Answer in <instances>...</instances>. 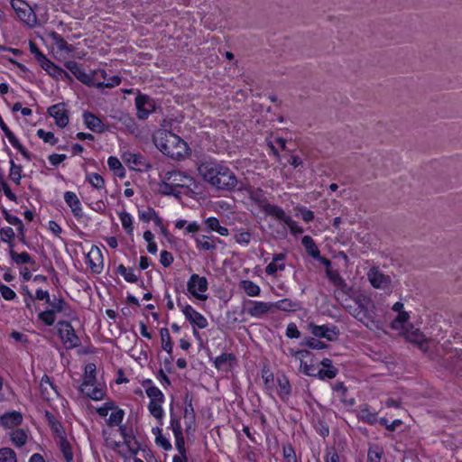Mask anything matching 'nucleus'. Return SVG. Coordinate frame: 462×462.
<instances>
[{
	"mask_svg": "<svg viewBox=\"0 0 462 462\" xmlns=\"http://www.w3.org/2000/svg\"><path fill=\"white\" fill-rule=\"evenodd\" d=\"M198 171L203 180L217 189L232 190L237 185V179L234 171L217 162H202Z\"/></svg>",
	"mask_w": 462,
	"mask_h": 462,
	"instance_id": "nucleus-1",
	"label": "nucleus"
},
{
	"mask_svg": "<svg viewBox=\"0 0 462 462\" xmlns=\"http://www.w3.org/2000/svg\"><path fill=\"white\" fill-rule=\"evenodd\" d=\"M198 186L195 180L180 171H167L159 183V191L164 196L180 199L182 194L194 193Z\"/></svg>",
	"mask_w": 462,
	"mask_h": 462,
	"instance_id": "nucleus-2",
	"label": "nucleus"
},
{
	"mask_svg": "<svg viewBox=\"0 0 462 462\" xmlns=\"http://www.w3.org/2000/svg\"><path fill=\"white\" fill-rule=\"evenodd\" d=\"M152 139L155 146L171 159L180 160L188 153L187 143L179 135L165 128L157 130Z\"/></svg>",
	"mask_w": 462,
	"mask_h": 462,
	"instance_id": "nucleus-3",
	"label": "nucleus"
},
{
	"mask_svg": "<svg viewBox=\"0 0 462 462\" xmlns=\"http://www.w3.org/2000/svg\"><path fill=\"white\" fill-rule=\"evenodd\" d=\"M356 304H359L361 322L370 329L379 328V322L375 319V305L372 299L366 295L356 296Z\"/></svg>",
	"mask_w": 462,
	"mask_h": 462,
	"instance_id": "nucleus-4",
	"label": "nucleus"
},
{
	"mask_svg": "<svg viewBox=\"0 0 462 462\" xmlns=\"http://www.w3.org/2000/svg\"><path fill=\"white\" fill-rule=\"evenodd\" d=\"M249 199L267 216L275 217L281 210V207L269 203L265 192L261 188H254L248 190Z\"/></svg>",
	"mask_w": 462,
	"mask_h": 462,
	"instance_id": "nucleus-5",
	"label": "nucleus"
},
{
	"mask_svg": "<svg viewBox=\"0 0 462 462\" xmlns=\"http://www.w3.org/2000/svg\"><path fill=\"white\" fill-rule=\"evenodd\" d=\"M11 5L19 19L32 28L37 23V16L34 11L23 0H12Z\"/></svg>",
	"mask_w": 462,
	"mask_h": 462,
	"instance_id": "nucleus-6",
	"label": "nucleus"
},
{
	"mask_svg": "<svg viewBox=\"0 0 462 462\" xmlns=\"http://www.w3.org/2000/svg\"><path fill=\"white\" fill-rule=\"evenodd\" d=\"M58 335L67 348H74L79 346L80 340L69 321L61 320L58 324Z\"/></svg>",
	"mask_w": 462,
	"mask_h": 462,
	"instance_id": "nucleus-7",
	"label": "nucleus"
},
{
	"mask_svg": "<svg viewBox=\"0 0 462 462\" xmlns=\"http://www.w3.org/2000/svg\"><path fill=\"white\" fill-rule=\"evenodd\" d=\"M178 306L182 309V312L186 319L189 320L190 324L193 326L194 336L199 337V332L197 331L195 327L200 329L206 328L208 325L207 319L189 304L182 306L180 302L178 301Z\"/></svg>",
	"mask_w": 462,
	"mask_h": 462,
	"instance_id": "nucleus-8",
	"label": "nucleus"
},
{
	"mask_svg": "<svg viewBox=\"0 0 462 462\" xmlns=\"http://www.w3.org/2000/svg\"><path fill=\"white\" fill-rule=\"evenodd\" d=\"M208 288V282L207 278L199 274H192L187 282L188 291L200 300L207 299V296L203 293L207 291Z\"/></svg>",
	"mask_w": 462,
	"mask_h": 462,
	"instance_id": "nucleus-9",
	"label": "nucleus"
},
{
	"mask_svg": "<svg viewBox=\"0 0 462 462\" xmlns=\"http://www.w3.org/2000/svg\"><path fill=\"white\" fill-rule=\"evenodd\" d=\"M367 279L371 285L379 290H390L392 286V279L389 275L384 274L378 267H372L367 272Z\"/></svg>",
	"mask_w": 462,
	"mask_h": 462,
	"instance_id": "nucleus-10",
	"label": "nucleus"
},
{
	"mask_svg": "<svg viewBox=\"0 0 462 462\" xmlns=\"http://www.w3.org/2000/svg\"><path fill=\"white\" fill-rule=\"evenodd\" d=\"M136 116L140 120H145L152 112L155 110V104L152 98L144 94H138L134 99Z\"/></svg>",
	"mask_w": 462,
	"mask_h": 462,
	"instance_id": "nucleus-11",
	"label": "nucleus"
},
{
	"mask_svg": "<svg viewBox=\"0 0 462 462\" xmlns=\"http://www.w3.org/2000/svg\"><path fill=\"white\" fill-rule=\"evenodd\" d=\"M64 66L77 78L78 80L83 84L88 87L96 86V79L94 76L87 74L78 62L74 60H69L65 62Z\"/></svg>",
	"mask_w": 462,
	"mask_h": 462,
	"instance_id": "nucleus-12",
	"label": "nucleus"
},
{
	"mask_svg": "<svg viewBox=\"0 0 462 462\" xmlns=\"http://www.w3.org/2000/svg\"><path fill=\"white\" fill-rule=\"evenodd\" d=\"M309 330L310 333L320 338H326L328 341H333L339 334V330L336 326L328 327L327 325H316L314 323L309 324Z\"/></svg>",
	"mask_w": 462,
	"mask_h": 462,
	"instance_id": "nucleus-13",
	"label": "nucleus"
},
{
	"mask_svg": "<svg viewBox=\"0 0 462 462\" xmlns=\"http://www.w3.org/2000/svg\"><path fill=\"white\" fill-rule=\"evenodd\" d=\"M48 114L55 119V124L60 128H64L69 124V112L65 103H58L50 106Z\"/></svg>",
	"mask_w": 462,
	"mask_h": 462,
	"instance_id": "nucleus-14",
	"label": "nucleus"
},
{
	"mask_svg": "<svg viewBox=\"0 0 462 462\" xmlns=\"http://www.w3.org/2000/svg\"><path fill=\"white\" fill-rule=\"evenodd\" d=\"M193 397L189 393H186L184 397V411L183 417L185 420L186 432H189L190 430H194L195 423H196V413L192 404Z\"/></svg>",
	"mask_w": 462,
	"mask_h": 462,
	"instance_id": "nucleus-15",
	"label": "nucleus"
},
{
	"mask_svg": "<svg viewBox=\"0 0 462 462\" xmlns=\"http://www.w3.org/2000/svg\"><path fill=\"white\" fill-rule=\"evenodd\" d=\"M123 160L133 170L141 171L142 169L149 170L152 168V165L141 153L125 152Z\"/></svg>",
	"mask_w": 462,
	"mask_h": 462,
	"instance_id": "nucleus-16",
	"label": "nucleus"
},
{
	"mask_svg": "<svg viewBox=\"0 0 462 462\" xmlns=\"http://www.w3.org/2000/svg\"><path fill=\"white\" fill-rule=\"evenodd\" d=\"M250 307L246 309L247 314L254 318H262L263 315L272 312L274 309L273 302L248 300Z\"/></svg>",
	"mask_w": 462,
	"mask_h": 462,
	"instance_id": "nucleus-17",
	"label": "nucleus"
},
{
	"mask_svg": "<svg viewBox=\"0 0 462 462\" xmlns=\"http://www.w3.org/2000/svg\"><path fill=\"white\" fill-rule=\"evenodd\" d=\"M443 363L447 368L455 372L457 374L462 375V350L456 349L445 356Z\"/></svg>",
	"mask_w": 462,
	"mask_h": 462,
	"instance_id": "nucleus-18",
	"label": "nucleus"
},
{
	"mask_svg": "<svg viewBox=\"0 0 462 462\" xmlns=\"http://www.w3.org/2000/svg\"><path fill=\"white\" fill-rule=\"evenodd\" d=\"M40 66L44 69L51 77L56 79H69V75L60 67L57 66L51 60L45 57L40 63Z\"/></svg>",
	"mask_w": 462,
	"mask_h": 462,
	"instance_id": "nucleus-19",
	"label": "nucleus"
},
{
	"mask_svg": "<svg viewBox=\"0 0 462 462\" xmlns=\"http://www.w3.org/2000/svg\"><path fill=\"white\" fill-rule=\"evenodd\" d=\"M87 264L94 273H100L103 269V257L97 247H92L87 254Z\"/></svg>",
	"mask_w": 462,
	"mask_h": 462,
	"instance_id": "nucleus-20",
	"label": "nucleus"
},
{
	"mask_svg": "<svg viewBox=\"0 0 462 462\" xmlns=\"http://www.w3.org/2000/svg\"><path fill=\"white\" fill-rule=\"evenodd\" d=\"M322 369L317 371V378L319 380L333 379L338 374V369L332 365V360L329 358H323L320 361Z\"/></svg>",
	"mask_w": 462,
	"mask_h": 462,
	"instance_id": "nucleus-21",
	"label": "nucleus"
},
{
	"mask_svg": "<svg viewBox=\"0 0 462 462\" xmlns=\"http://www.w3.org/2000/svg\"><path fill=\"white\" fill-rule=\"evenodd\" d=\"M83 120L86 126L95 133H103L105 131V125L102 120L91 112L85 111L83 113Z\"/></svg>",
	"mask_w": 462,
	"mask_h": 462,
	"instance_id": "nucleus-22",
	"label": "nucleus"
},
{
	"mask_svg": "<svg viewBox=\"0 0 462 462\" xmlns=\"http://www.w3.org/2000/svg\"><path fill=\"white\" fill-rule=\"evenodd\" d=\"M64 200L66 204L70 208L73 216L79 219L83 217V210L81 208V203L76 195V193L72 191H66L64 193Z\"/></svg>",
	"mask_w": 462,
	"mask_h": 462,
	"instance_id": "nucleus-23",
	"label": "nucleus"
},
{
	"mask_svg": "<svg viewBox=\"0 0 462 462\" xmlns=\"http://www.w3.org/2000/svg\"><path fill=\"white\" fill-rule=\"evenodd\" d=\"M196 247L199 250L203 251H214L217 249V243H222V241L217 237L208 236H200L195 238Z\"/></svg>",
	"mask_w": 462,
	"mask_h": 462,
	"instance_id": "nucleus-24",
	"label": "nucleus"
},
{
	"mask_svg": "<svg viewBox=\"0 0 462 462\" xmlns=\"http://www.w3.org/2000/svg\"><path fill=\"white\" fill-rule=\"evenodd\" d=\"M274 218L284 223L293 235L302 234L304 231L303 228L300 226L296 221H294L290 216L286 215L282 208L277 213Z\"/></svg>",
	"mask_w": 462,
	"mask_h": 462,
	"instance_id": "nucleus-25",
	"label": "nucleus"
},
{
	"mask_svg": "<svg viewBox=\"0 0 462 462\" xmlns=\"http://www.w3.org/2000/svg\"><path fill=\"white\" fill-rule=\"evenodd\" d=\"M23 421V416L19 411L5 412L0 416V423L5 428L18 426Z\"/></svg>",
	"mask_w": 462,
	"mask_h": 462,
	"instance_id": "nucleus-26",
	"label": "nucleus"
},
{
	"mask_svg": "<svg viewBox=\"0 0 462 462\" xmlns=\"http://www.w3.org/2000/svg\"><path fill=\"white\" fill-rule=\"evenodd\" d=\"M40 390L42 398L46 400L52 399L51 391H52L55 395H59L57 387L51 383V378L47 374H44L41 379Z\"/></svg>",
	"mask_w": 462,
	"mask_h": 462,
	"instance_id": "nucleus-27",
	"label": "nucleus"
},
{
	"mask_svg": "<svg viewBox=\"0 0 462 462\" xmlns=\"http://www.w3.org/2000/svg\"><path fill=\"white\" fill-rule=\"evenodd\" d=\"M284 259V254H273V261L265 267V273L267 275H274L277 271H283L285 269Z\"/></svg>",
	"mask_w": 462,
	"mask_h": 462,
	"instance_id": "nucleus-28",
	"label": "nucleus"
},
{
	"mask_svg": "<svg viewBox=\"0 0 462 462\" xmlns=\"http://www.w3.org/2000/svg\"><path fill=\"white\" fill-rule=\"evenodd\" d=\"M57 444L66 462H74L71 444L66 437V433L57 438Z\"/></svg>",
	"mask_w": 462,
	"mask_h": 462,
	"instance_id": "nucleus-29",
	"label": "nucleus"
},
{
	"mask_svg": "<svg viewBox=\"0 0 462 462\" xmlns=\"http://www.w3.org/2000/svg\"><path fill=\"white\" fill-rule=\"evenodd\" d=\"M278 383V395L283 401L286 402L289 400L291 394V386L288 377L285 374H282L277 378Z\"/></svg>",
	"mask_w": 462,
	"mask_h": 462,
	"instance_id": "nucleus-30",
	"label": "nucleus"
},
{
	"mask_svg": "<svg viewBox=\"0 0 462 462\" xmlns=\"http://www.w3.org/2000/svg\"><path fill=\"white\" fill-rule=\"evenodd\" d=\"M236 360V356L231 353H223L217 356L214 365L217 370L227 371L232 366V362Z\"/></svg>",
	"mask_w": 462,
	"mask_h": 462,
	"instance_id": "nucleus-31",
	"label": "nucleus"
},
{
	"mask_svg": "<svg viewBox=\"0 0 462 462\" xmlns=\"http://www.w3.org/2000/svg\"><path fill=\"white\" fill-rule=\"evenodd\" d=\"M96 383V365L93 363L87 364L85 366L84 380L80 387L87 389L93 387Z\"/></svg>",
	"mask_w": 462,
	"mask_h": 462,
	"instance_id": "nucleus-32",
	"label": "nucleus"
},
{
	"mask_svg": "<svg viewBox=\"0 0 462 462\" xmlns=\"http://www.w3.org/2000/svg\"><path fill=\"white\" fill-rule=\"evenodd\" d=\"M9 255L12 261L17 265L35 264V261L27 252L17 253L14 248L9 249Z\"/></svg>",
	"mask_w": 462,
	"mask_h": 462,
	"instance_id": "nucleus-33",
	"label": "nucleus"
},
{
	"mask_svg": "<svg viewBox=\"0 0 462 462\" xmlns=\"http://www.w3.org/2000/svg\"><path fill=\"white\" fill-rule=\"evenodd\" d=\"M358 419L370 425H374L378 421L377 413L372 411L367 404L360 407Z\"/></svg>",
	"mask_w": 462,
	"mask_h": 462,
	"instance_id": "nucleus-34",
	"label": "nucleus"
},
{
	"mask_svg": "<svg viewBox=\"0 0 462 462\" xmlns=\"http://www.w3.org/2000/svg\"><path fill=\"white\" fill-rule=\"evenodd\" d=\"M333 390L335 393H337V397L339 400L346 406H353L356 403V401L354 398H347V388L342 382H337L333 385Z\"/></svg>",
	"mask_w": 462,
	"mask_h": 462,
	"instance_id": "nucleus-35",
	"label": "nucleus"
},
{
	"mask_svg": "<svg viewBox=\"0 0 462 462\" xmlns=\"http://www.w3.org/2000/svg\"><path fill=\"white\" fill-rule=\"evenodd\" d=\"M49 35L59 51H65L66 53H71L74 51V47L69 44L58 32H51Z\"/></svg>",
	"mask_w": 462,
	"mask_h": 462,
	"instance_id": "nucleus-36",
	"label": "nucleus"
},
{
	"mask_svg": "<svg viewBox=\"0 0 462 462\" xmlns=\"http://www.w3.org/2000/svg\"><path fill=\"white\" fill-rule=\"evenodd\" d=\"M301 244L310 256L314 259L319 257L320 251L310 236H304L301 239Z\"/></svg>",
	"mask_w": 462,
	"mask_h": 462,
	"instance_id": "nucleus-37",
	"label": "nucleus"
},
{
	"mask_svg": "<svg viewBox=\"0 0 462 462\" xmlns=\"http://www.w3.org/2000/svg\"><path fill=\"white\" fill-rule=\"evenodd\" d=\"M45 418L48 421L49 426L51 427V430L53 431L57 438L65 434V430L61 422L58 420L51 412L46 411Z\"/></svg>",
	"mask_w": 462,
	"mask_h": 462,
	"instance_id": "nucleus-38",
	"label": "nucleus"
},
{
	"mask_svg": "<svg viewBox=\"0 0 462 462\" xmlns=\"http://www.w3.org/2000/svg\"><path fill=\"white\" fill-rule=\"evenodd\" d=\"M48 304L55 313L64 312L66 315H69L68 311L70 308L63 298L53 296V299H51Z\"/></svg>",
	"mask_w": 462,
	"mask_h": 462,
	"instance_id": "nucleus-39",
	"label": "nucleus"
},
{
	"mask_svg": "<svg viewBox=\"0 0 462 462\" xmlns=\"http://www.w3.org/2000/svg\"><path fill=\"white\" fill-rule=\"evenodd\" d=\"M10 170H9V179L15 183L16 185H20L21 180L23 178V167L20 164H16L14 161L11 158L9 161Z\"/></svg>",
	"mask_w": 462,
	"mask_h": 462,
	"instance_id": "nucleus-40",
	"label": "nucleus"
},
{
	"mask_svg": "<svg viewBox=\"0 0 462 462\" xmlns=\"http://www.w3.org/2000/svg\"><path fill=\"white\" fill-rule=\"evenodd\" d=\"M107 165L114 174L121 179L125 177V169L121 162L115 156H110L107 160Z\"/></svg>",
	"mask_w": 462,
	"mask_h": 462,
	"instance_id": "nucleus-41",
	"label": "nucleus"
},
{
	"mask_svg": "<svg viewBox=\"0 0 462 462\" xmlns=\"http://www.w3.org/2000/svg\"><path fill=\"white\" fill-rule=\"evenodd\" d=\"M240 288L244 290L249 297H256L261 293L259 285L250 280H243L240 282Z\"/></svg>",
	"mask_w": 462,
	"mask_h": 462,
	"instance_id": "nucleus-42",
	"label": "nucleus"
},
{
	"mask_svg": "<svg viewBox=\"0 0 462 462\" xmlns=\"http://www.w3.org/2000/svg\"><path fill=\"white\" fill-rule=\"evenodd\" d=\"M118 123H120L126 130L131 133H134L137 126L134 117L129 116L128 114L121 113L118 116H115Z\"/></svg>",
	"mask_w": 462,
	"mask_h": 462,
	"instance_id": "nucleus-43",
	"label": "nucleus"
},
{
	"mask_svg": "<svg viewBox=\"0 0 462 462\" xmlns=\"http://www.w3.org/2000/svg\"><path fill=\"white\" fill-rule=\"evenodd\" d=\"M162 347L169 355L172 354L173 344L171 342V335L167 328H162L160 330Z\"/></svg>",
	"mask_w": 462,
	"mask_h": 462,
	"instance_id": "nucleus-44",
	"label": "nucleus"
},
{
	"mask_svg": "<svg viewBox=\"0 0 462 462\" xmlns=\"http://www.w3.org/2000/svg\"><path fill=\"white\" fill-rule=\"evenodd\" d=\"M326 276L335 286L345 287L346 285V281L342 278L337 270L331 268L326 269Z\"/></svg>",
	"mask_w": 462,
	"mask_h": 462,
	"instance_id": "nucleus-45",
	"label": "nucleus"
},
{
	"mask_svg": "<svg viewBox=\"0 0 462 462\" xmlns=\"http://www.w3.org/2000/svg\"><path fill=\"white\" fill-rule=\"evenodd\" d=\"M15 234L12 227L10 226H5L0 229V238L4 243H6L9 245L10 248H14V239Z\"/></svg>",
	"mask_w": 462,
	"mask_h": 462,
	"instance_id": "nucleus-46",
	"label": "nucleus"
},
{
	"mask_svg": "<svg viewBox=\"0 0 462 462\" xmlns=\"http://www.w3.org/2000/svg\"><path fill=\"white\" fill-rule=\"evenodd\" d=\"M162 403V402H150L148 404V410L150 413L159 420L160 425H162V418L164 415Z\"/></svg>",
	"mask_w": 462,
	"mask_h": 462,
	"instance_id": "nucleus-47",
	"label": "nucleus"
},
{
	"mask_svg": "<svg viewBox=\"0 0 462 462\" xmlns=\"http://www.w3.org/2000/svg\"><path fill=\"white\" fill-rule=\"evenodd\" d=\"M27 434L26 432L22 429H17L11 433V441L16 446V447H23L25 445L27 441Z\"/></svg>",
	"mask_w": 462,
	"mask_h": 462,
	"instance_id": "nucleus-48",
	"label": "nucleus"
},
{
	"mask_svg": "<svg viewBox=\"0 0 462 462\" xmlns=\"http://www.w3.org/2000/svg\"><path fill=\"white\" fill-rule=\"evenodd\" d=\"M147 396L151 399L150 402H164V394L162 392L154 385H150L145 390Z\"/></svg>",
	"mask_w": 462,
	"mask_h": 462,
	"instance_id": "nucleus-49",
	"label": "nucleus"
},
{
	"mask_svg": "<svg viewBox=\"0 0 462 462\" xmlns=\"http://www.w3.org/2000/svg\"><path fill=\"white\" fill-rule=\"evenodd\" d=\"M119 219L126 233L132 236L134 231L132 216L128 212L123 211L119 213Z\"/></svg>",
	"mask_w": 462,
	"mask_h": 462,
	"instance_id": "nucleus-50",
	"label": "nucleus"
},
{
	"mask_svg": "<svg viewBox=\"0 0 462 462\" xmlns=\"http://www.w3.org/2000/svg\"><path fill=\"white\" fill-rule=\"evenodd\" d=\"M87 180L91 184V186L97 189H105V180L98 173L93 172L88 174L86 177ZM106 192V190H105Z\"/></svg>",
	"mask_w": 462,
	"mask_h": 462,
	"instance_id": "nucleus-51",
	"label": "nucleus"
},
{
	"mask_svg": "<svg viewBox=\"0 0 462 462\" xmlns=\"http://www.w3.org/2000/svg\"><path fill=\"white\" fill-rule=\"evenodd\" d=\"M124 416H125L124 410H122L116 406V408L114 409L112 413L110 414V416L107 420V424L111 427L118 426L123 421Z\"/></svg>",
	"mask_w": 462,
	"mask_h": 462,
	"instance_id": "nucleus-52",
	"label": "nucleus"
},
{
	"mask_svg": "<svg viewBox=\"0 0 462 462\" xmlns=\"http://www.w3.org/2000/svg\"><path fill=\"white\" fill-rule=\"evenodd\" d=\"M319 370V369L318 368V366L312 362L310 364H308L307 361H304L303 359L300 360V371L303 373L305 375L317 377V371Z\"/></svg>",
	"mask_w": 462,
	"mask_h": 462,
	"instance_id": "nucleus-53",
	"label": "nucleus"
},
{
	"mask_svg": "<svg viewBox=\"0 0 462 462\" xmlns=\"http://www.w3.org/2000/svg\"><path fill=\"white\" fill-rule=\"evenodd\" d=\"M116 273L122 275L127 282L134 283L138 281L137 276L131 269H127L124 264H119L116 268Z\"/></svg>",
	"mask_w": 462,
	"mask_h": 462,
	"instance_id": "nucleus-54",
	"label": "nucleus"
},
{
	"mask_svg": "<svg viewBox=\"0 0 462 462\" xmlns=\"http://www.w3.org/2000/svg\"><path fill=\"white\" fill-rule=\"evenodd\" d=\"M38 319L46 326H52L56 320L55 312L51 309L38 314Z\"/></svg>",
	"mask_w": 462,
	"mask_h": 462,
	"instance_id": "nucleus-55",
	"label": "nucleus"
},
{
	"mask_svg": "<svg viewBox=\"0 0 462 462\" xmlns=\"http://www.w3.org/2000/svg\"><path fill=\"white\" fill-rule=\"evenodd\" d=\"M273 304L274 308H277L278 310L282 311L295 310L298 307V304L291 300L290 299H282Z\"/></svg>",
	"mask_w": 462,
	"mask_h": 462,
	"instance_id": "nucleus-56",
	"label": "nucleus"
},
{
	"mask_svg": "<svg viewBox=\"0 0 462 462\" xmlns=\"http://www.w3.org/2000/svg\"><path fill=\"white\" fill-rule=\"evenodd\" d=\"M234 239L239 245H247L252 239V234L249 231L240 229L236 232Z\"/></svg>",
	"mask_w": 462,
	"mask_h": 462,
	"instance_id": "nucleus-57",
	"label": "nucleus"
},
{
	"mask_svg": "<svg viewBox=\"0 0 462 462\" xmlns=\"http://www.w3.org/2000/svg\"><path fill=\"white\" fill-rule=\"evenodd\" d=\"M80 391L84 394H86L87 396H88L89 398H91L92 400H95V401H99L104 398V392L102 391V389H99L97 387H95V388L88 387L85 390L83 389V387H80Z\"/></svg>",
	"mask_w": 462,
	"mask_h": 462,
	"instance_id": "nucleus-58",
	"label": "nucleus"
},
{
	"mask_svg": "<svg viewBox=\"0 0 462 462\" xmlns=\"http://www.w3.org/2000/svg\"><path fill=\"white\" fill-rule=\"evenodd\" d=\"M301 346H308L310 349H324L328 347V345L315 337H306L305 341L301 343Z\"/></svg>",
	"mask_w": 462,
	"mask_h": 462,
	"instance_id": "nucleus-59",
	"label": "nucleus"
},
{
	"mask_svg": "<svg viewBox=\"0 0 462 462\" xmlns=\"http://www.w3.org/2000/svg\"><path fill=\"white\" fill-rule=\"evenodd\" d=\"M22 294L24 296L23 301L25 303V307L31 313H32V307L34 305L35 298L29 291L26 285L22 287Z\"/></svg>",
	"mask_w": 462,
	"mask_h": 462,
	"instance_id": "nucleus-60",
	"label": "nucleus"
},
{
	"mask_svg": "<svg viewBox=\"0 0 462 462\" xmlns=\"http://www.w3.org/2000/svg\"><path fill=\"white\" fill-rule=\"evenodd\" d=\"M0 462H17L15 452L10 448H1Z\"/></svg>",
	"mask_w": 462,
	"mask_h": 462,
	"instance_id": "nucleus-61",
	"label": "nucleus"
},
{
	"mask_svg": "<svg viewBox=\"0 0 462 462\" xmlns=\"http://www.w3.org/2000/svg\"><path fill=\"white\" fill-rule=\"evenodd\" d=\"M410 319V315L406 311L399 312L397 317L392 321L391 327L393 329H399L402 328L404 323H406Z\"/></svg>",
	"mask_w": 462,
	"mask_h": 462,
	"instance_id": "nucleus-62",
	"label": "nucleus"
},
{
	"mask_svg": "<svg viewBox=\"0 0 462 462\" xmlns=\"http://www.w3.org/2000/svg\"><path fill=\"white\" fill-rule=\"evenodd\" d=\"M36 135L41 138L44 143H48L51 145H55L58 142V138L54 136L52 132H46L43 129H39Z\"/></svg>",
	"mask_w": 462,
	"mask_h": 462,
	"instance_id": "nucleus-63",
	"label": "nucleus"
},
{
	"mask_svg": "<svg viewBox=\"0 0 462 462\" xmlns=\"http://www.w3.org/2000/svg\"><path fill=\"white\" fill-rule=\"evenodd\" d=\"M383 451L379 447H370L367 453V462H381Z\"/></svg>",
	"mask_w": 462,
	"mask_h": 462,
	"instance_id": "nucleus-64",
	"label": "nucleus"
}]
</instances>
